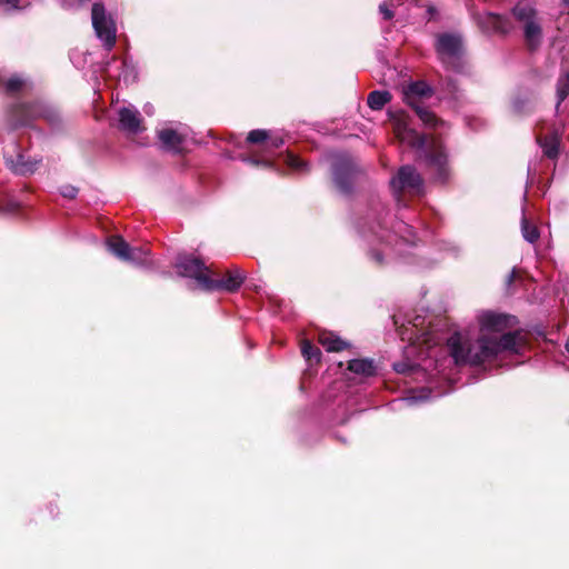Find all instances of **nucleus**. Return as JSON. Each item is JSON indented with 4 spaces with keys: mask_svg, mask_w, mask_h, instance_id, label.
I'll use <instances>...</instances> for the list:
<instances>
[{
    "mask_svg": "<svg viewBox=\"0 0 569 569\" xmlns=\"http://www.w3.org/2000/svg\"><path fill=\"white\" fill-rule=\"evenodd\" d=\"M390 183L395 190L415 196L422 194L425 189L422 176L411 164L401 166Z\"/></svg>",
    "mask_w": 569,
    "mask_h": 569,
    "instance_id": "6e6552de",
    "label": "nucleus"
},
{
    "mask_svg": "<svg viewBox=\"0 0 569 569\" xmlns=\"http://www.w3.org/2000/svg\"><path fill=\"white\" fill-rule=\"evenodd\" d=\"M10 169L21 176L32 174L39 167L40 160L27 159L24 154L19 153L16 159H7Z\"/></svg>",
    "mask_w": 569,
    "mask_h": 569,
    "instance_id": "f3484780",
    "label": "nucleus"
},
{
    "mask_svg": "<svg viewBox=\"0 0 569 569\" xmlns=\"http://www.w3.org/2000/svg\"><path fill=\"white\" fill-rule=\"evenodd\" d=\"M511 14L521 24L526 48L530 52L537 51L543 39L541 19L537 9L526 1H519L511 9Z\"/></svg>",
    "mask_w": 569,
    "mask_h": 569,
    "instance_id": "7ed1b4c3",
    "label": "nucleus"
},
{
    "mask_svg": "<svg viewBox=\"0 0 569 569\" xmlns=\"http://www.w3.org/2000/svg\"><path fill=\"white\" fill-rule=\"evenodd\" d=\"M331 176L338 191L345 196H351L356 186L365 177V171L352 157L339 156L331 163Z\"/></svg>",
    "mask_w": 569,
    "mask_h": 569,
    "instance_id": "20e7f679",
    "label": "nucleus"
},
{
    "mask_svg": "<svg viewBox=\"0 0 569 569\" xmlns=\"http://www.w3.org/2000/svg\"><path fill=\"white\" fill-rule=\"evenodd\" d=\"M43 103L44 102L41 100H33L27 102L30 123H32L37 119H40Z\"/></svg>",
    "mask_w": 569,
    "mask_h": 569,
    "instance_id": "c756f323",
    "label": "nucleus"
},
{
    "mask_svg": "<svg viewBox=\"0 0 569 569\" xmlns=\"http://www.w3.org/2000/svg\"><path fill=\"white\" fill-rule=\"evenodd\" d=\"M118 113L120 130L137 134L144 129L142 127V117L138 110L123 107Z\"/></svg>",
    "mask_w": 569,
    "mask_h": 569,
    "instance_id": "f8f14e48",
    "label": "nucleus"
},
{
    "mask_svg": "<svg viewBox=\"0 0 569 569\" xmlns=\"http://www.w3.org/2000/svg\"><path fill=\"white\" fill-rule=\"evenodd\" d=\"M318 342L328 351V352H340L342 350L349 349L350 343L343 339H341L338 335L332 331L322 330L318 335Z\"/></svg>",
    "mask_w": 569,
    "mask_h": 569,
    "instance_id": "2eb2a0df",
    "label": "nucleus"
},
{
    "mask_svg": "<svg viewBox=\"0 0 569 569\" xmlns=\"http://www.w3.org/2000/svg\"><path fill=\"white\" fill-rule=\"evenodd\" d=\"M378 217L375 220V224L370 226L369 229L375 234H378V229H382L385 226V216L387 213L386 208L382 203H377Z\"/></svg>",
    "mask_w": 569,
    "mask_h": 569,
    "instance_id": "7c9ffc66",
    "label": "nucleus"
},
{
    "mask_svg": "<svg viewBox=\"0 0 569 569\" xmlns=\"http://www.w3.org/2000/svg\"><path fill=\"white\" fill-rule=\"evenodd\" d=\"M246 142L248 144H260L263 147V150L272 152L282 147L284 140L281 137H271L268 130L254 129L248 133Z\"/></svg>",
    "mask_w": 569,
    "mask_h": 569,
    "instance_id": "9b49d317",
    "label": "nucleus"
},
{
    "mask_svg": "<svg viewBox=\"0 0 569 569\" xmlns=\"http://www.w3.org/2000/svg\"><path fill=\"white\" fill-rule=\"evenodd\" d=\"M78 192H79V189L71 184H64L60 189L61 196L63 198L70 199V200L74 199L77 197Z\"/></svg>",
    "mask_w": 569,
    "mask_h": 569,
    "instance_id": "2f4dec72",
    "label": "nucleus"
},
{
    "mask_svg": "<svg viewBox=\"0 0 569 569\" xmlns=\"http://www.w3.org/2000/svg\"><path fill=\"white\" fill-rule=\"evenodd\" d=\"M521 232L523 238L530 243H535L540 237L537 226L530 222L526 217L521 220Z\"/></svg>",
    "mask_w": 569,
    "mask_h": 569,
    "instance_id": "393cba45",
    "label": "nucleus"
},
{
    "mask_svg": "<svg viewBox=\"0 0 569 569\" xmlns=\"http://www.w3.org/2000/svg\"><path fill=\"white\" fill-rule=\"evenodd\" d=\"M284 163L296 171L309 172L310 170L309 163L307 161L302 160L290 151L286 153Z\"/></svg>",
    "mask_w": 569,
    "mask_h": 569,
    "instance_id": "bb28decb",
    "label": "nucleus"
},
{
    "mask_svg": "<svg viewBox=\"0 0 569 569\" xmlns=\"http://www.w3.org/2000/svg\"><path fill=\"white\" fill-rule=\"evenodd\" d=\"M8 2H11L12 0H7Z\"/></svg>",
    "mask_w": 569,
    "mask_h": 569,
    "instance_id": "c03bdc74",
    "label": "nucleus"
},
{
    "mask_svg": "<svg viewBox=\"0 0 569 569\" xmlns=\"http://www.w3.org/2000/svg\"><path fill=\"white\" fill-rule=\"evenodd\" d=\"M412 109L427 128L436 129L439 126L443 124V121L440 118H438L433 111L429 110L422 104H415V108Z\"/></svg>",
    "mask_w": 569,
    "mask_h": 569,
    "instance_id": "412c9836",
    "label": "nucleus"
},
{
    "mask_svg": "<svg viewBox=\"0 0 569 569\" xmlns=\"http://www.w3.org/2000/svg\"><path fill=\"white\" fill-rule=\"evenodd\" d=\"M369 257L376 262L377 266H383V254L379 250H370Z\"/></svg>",
    "mask_w": 569,
    "mask_h": 569,
    "instance_id": "72a5a7b5",
    "label": "nucleus"
},
{
    "mask_svg": "<svg viewBox=\"0 0 569 569\" xmlns=\"http://www.w3.org/2000/svg\"><path fill=\"white\" fill-rule=\"evenodd\" d=\"M301 353L303 358L310 363H320L321 361V351L309 340H302L301 342Z\"/></svg>",
    "mask_w": 569,
    "mask_h": 569,
    "instance_id": "b1692460",
    "label": "nucleus"
},
{
    "mask_svg": "<svg viewBox=\"0 0 569 569\" xmlns=\"http://www.w3.org/2000/svg\"><path fill=\"white\" fill-rule=\"evenodd\" d=\"M248 161H249L251 164H254V166H262V167H266V168H271V167H273L272 161H270V160H268V159L259 160V159L250 158V159H248Z\"/></svg>",
    "mask_w": 569,
    "mask_h": 569,
    "instance_id": "f704fd0d",
    "label": "nucleus"
},
{
    "mask_svg": "<svg viewBox=\"0 0 569 569\" xmlns=\"http://www.w3.org/2000/svg\"><path fill=\"white\" fill-rule=\"evenodd\" d=\"M379 12L382 14L385 20H391L395 17L393 11L388 7L387 3L379 6Z\"/></svg>",
    "mask_w": 569,
    "mask_h": 569,
    "instance_id": "473e14b6",
    "label": "nucleus"
},
{
    "mask_svg": "<svg viewBox=\"0 0 569 569\" xmlns=\"http://www.w3.org/2000/svg\"><path fill=\"white\" fill-rule=\"evenodd\" d=\"M391 93L389 91L375 90L368 94V106L372 110H381L390 100Z\"/></svg>",
    "mask_w": 569,
    "mask_h": 569,
    "instance_id": "4be33fe9",
    "label": "nucleus"
},
{
    "mask_svg": "<svg viewBox=\"0 0 569 569\" xmlns=\"http://www.w3.org/2000/svg\"><path fill=\"white\" fill-rule=\"evenodd\" d=\"M244 280L246 273L240 268L233 266L227 269L221 278L214 279L210 276L206 291L236 292L240 289Z\"/></svg>",
    "mask_w": 569,
    "mask_h": 569,
    "instance_id": "1a4fd4ad",
    "label": "nucleus"
},
{
    "mask_svg": "<svg viewBox=\"0 0 569 569\" xmlns=\"http://www.w3.org/2000/svg\"><path fill=\"white\" fill-rule=\"evenodd\" d=\"M395 370L398 372H403V367L401 365H395Z\"/></svg>",
    "mask_w": 569,
    "mask_h": 569,
    "instance_id": "a19ab883",
    "label": "nucleus"
},
{
    "mask_svg": "<svg viewBox=\"0 0 569 569\" xmlns=\"http://www.w3.org/2000/svg\"><path fill=\"white\" fill-rule=\"evenodd\" d=\"M3 84L6 93L13 96L23 89L24 80L18 76H13L10 79H8Z\"/></svg>",
    "mask_w": 569,
    "mask_h": 569,
    "instance_id": "c85d7f7f",
    "label": "nucleus"
},
{
    "mask_svg": "<svg viewBox=\"0 0 569 569\" xmlns=\"http://www.w3.org/2000/svg\"><path fill=\"white\" fill-rule=\"evenodd\" d=\"M206 272H208L214 279L221 278L223 276L222 271H220L218 269H213L212 267H208V266H207Z\"/></svg>",
    "mask_w": 569,
    "mask_h": 569,
    "instance_id": "c9c22d12",
    "label": "nucleus"
},
{
    "mask_svg": "<svg viewBox=\"0 0 569 569\" xmlns=\"http://www.w3.org/2000/svg\"><path fill=\"white\" fill-rule=\"evenodd\" d=\"M348 370L363 377H373L377 368L371 359H352L348 362Z\"/></svg>",
    "mask_w": 569,
    "mask_h": 569,
    "instance_id": "6ab92c4d",
    "label": "nucleus"
},
{
    "mask_svg": "<svg viewBox=\"0 0 569 569\" xmlns=\"http://www.w3.org/2000/svg\"><path fill=\"white\" fill-rule=\"evenodd\" d=\"M40 119H43L49 126L58 129L62 126V118L60 112L52 106L43 103V108L40 114Z\"/></svg>",
    "mask_w": 569,
    "mask_h": 569,
    "instance_id": "5701e85b",
    "label": "nucleus"
},
{
    "mask_svg": "<svg viewBox=\"0 0 569 569\" xmlns=\"http://www.w3.org/2000/svg\"><path fill=\"white\" fill-rule=\"evenodd\" d=\"M158 138L166 150L174 153L181 152V144L183 137L179 134L174 129L166 128L158 131Z\"/></svg>",
    "mask_w": 569,
    "mask_h": 569,
    "instance_id": "a211bd4d",
    "label": "nucleus"
},
{
    "mask_svg": "<svg viewBox=\"0 0 569 569\" xmlns=\"http://www.w3.org/2000/svg\"><path fill=\"white\" fill-rule=\"evenodd\" d=\"M107 246L109 251L118 259L126 261L130 244L118 234L108 238Z\"/></svg>",
    "mask_w": 569,
    "mask_h": 569,
    "instance_id": "aec40b11",
    "label": "nucleus"
},
{
    "mask_svg": "<svg viewBox=\"0 0 569 569\" xmlns=\"http://www.w3.org/2000/svg\"><path fill=\"white\" fill-rule=\"evenodd\" d=\"M560 72L569 77V64L567 67L562 64Z\"/></svg>",
    "mask_w": 569,
    "mask_h": 569,
    "instance_id": "58836bf2",
    "label": "nucleus"
},
{
    "mask_svg": "<svg viewBox=\"0 0 569 569\" xmlns=\"http://www.w3.org/2000/svg\"><path fill=\"white\" fill-rule=\"evenodd\" d=\"M427 13H428V20H432V19H435L436 14L438 13V10L435 6H428Z\"/></svg>",
    "mask_w": 569,
    "mask_h": 569,
    "instance_id": "e433bc0d",
    "label": "nucleus"
},
{
    "mask_svg": "<svg viewBox=\"0 0 569 569\" xmlns=\"http://www.w3.org/2000/svg\"><path fill=\"white\" fill-rule=\"evenodd\" d=\"M515 277H516V272L512 271L509 276H508V280L507 282L510 284L513 280H515Z\"/></svg>",
    "mask_w": 569,
    "mask_h": 569,
    "instance_id": "ea45409f",
    "label": "nucleus"
},
{
    "mask_svg": "<svg viewBox=\"0 0 569 569\" xmlns=\"http://www.w3.org/2000/svg\"><path fill=\"white\" fill-rule=\"evenodd\" d=\"M174 268L180 277L194 279L198 287L206 291L210 274L206 272L207 266L202 259L192 254H179Z\"/></svg>",
    "mask_w": 569,
    "mask_h": 569,
    "instance_id": "0eeeda50",
    "label": "nucleus"
},
{
    "mask_svg": "<svg viewBox=\"0 0 569 569\" xmlns=\"http://www.w3.org/2000/svg\"><path fill=\"white\" fill-rule=\"evenodd\" d=\"M566 350L569 352V339L566 342Z\"/></svg>",
    "mask_w": 569,
    "mask_h": 569,
    "instance_id": "37998d69",
    "label": "nucleus"
},
{
    "mask_svg": "<svg viewBox=\"0 0 569 569\" xmlns=\"http://www.w3.org/2000/svg\"><path fill=\"white\" fill-rule=\"evenodd\" d=\"M518 323L515 316L485 312L479 317L480 335L473 343L466 347L460 333L455 332L448 339V348L457 365L470 363L479 366L495 361L500 355L518 353L523 345L520 330L508 331Z\"/></svg>",
    "mask_w": 569,
    "mask_h": 569,
    "instance_id": "f257e3e1",
    "label": "nucleus"
},
{
    "mask_svg": "<svg viewBox=\"0 0 569 569\" xmlns=\"http://www.w3.org/2000/svg\"><path fill=\"white\" fill-rule=\"evenodd\" d=\"M397 138L417 150L418 159L435 171V180L445 184L450 179V167L446 147L439 136L419 133L417 130L398 123L395 128Z\"/></svg>",
    "mask_w": 569,
    "mask_h": 569,
    "instance_id": "f03ea898",
    "label": "nucleus"
},
{
    "mask_svg": "<svg viewBox=\"0 0 569 569\" xmlns=\"http://www.w3.org/2000/svg\"><path fill=\"white\" fill-rule=\"evenodd\" d=\"M436 52L447 69L461 72L465 68V47L461 36L443 32L437 34Z\"/></svg>",
    "mask_w": 569,
    "mask_h": 569,
    "instance_id": "39448f33",
    "label": "nucleus"
},
{
    "mask_svg": "<svg viewBox=\"0 0 569 569\" xmlns=\"http://www.w3.org/2000/svg\"><path fill=\"white\" fill-rule=\"evenodd\" d=\"M562 4L567 8L569 13V0H561Z\"/></svg>",
    "mask_w": 569,
    "mask_h": 569,
    "instance_id": "79ce46f5",
    "label": "nucleus"
},
{
    "mask_svg": "<svg viewBox=\"0 0 569 569\" xmlns=\"http://www.w3.org/2000/svg\"><path fill=\"white\" fill-rule=\"evenodd\" d=\"M8 121L12 129L30 126L27 102H17L8 109Z\"/></svg>",
    "mask_w": 569,
    "mask_h": 569,
    "instance_id": "4468645a",
    "label": "nucleus"
},
{
    "mask_svg": "<svg viewBox=\"0 0 569 569\" xmlns=\"http://www.w3.org/2000/svg\"><path fill=\"white\" fill-rule=\"evenodd\" d=\"M91 19L97 37L103 41L107 50H111L117 41V28L112 18L107 14L102 3L96 2L92 4Z\"/></svg>",
    "mask_w": 569,
    "mask_h": 569,
    "instance_id": "423d86ee",
    "label": "nucleus"
},
{
    "mask_svg": "<svg viewBox=\"0 0 569 569\" xmlns=\"http://www.w3.org/2000/svg\"><path fill=\"white\" fill-rule=\"evenodd\" d=\"M537 142L541 147L543 154L548 159H557L559 156L560 134L557 130L552 132L537 137Z\"/></svg>",
    "mask_w": 569,
    "mask_h": 569,
    "instance_id": "dca6fc26",
    "label": "nucleus"
},
{
    "mask_svg": "<svg viewBox=\"0 0 569 569\" xmlns=\"http://www.w3.org/2000/svg\"><path fill=\"white\" fill-rule=\"evenodd\" d=\"M448 86L450 87V91L451 92H456L457 91L456 83H455L453 80L449 79L448 80Z\"/></svg>",
    "mask_w": 569,
    "mask_h": 569,
    "instance_id": "4c0bfd02",
    "label": "nucleus"
},
{
    "mask_svg": "<svg viewBox=\"0 0 569 569\" xmlns=\"http://www.w3.org/2000/svg\"><path fill=\"white\" fill-rule=\"evenodd\" d=\"M150 250L142 247H129V252L126 261L142 264L146 263Z\"/></svg>",
    "mask_w": 569,
    "mask_h": 569,
    "instance_id": "cd10ccee",
    "label": "nucleus"
},
{
    "mask_svg": "<svg viewBox=\"0 0 569 569\" xmlns=\"http://www.w3.org/2000/svg\"><path fill=\"white\" fill-rule=\"evenodd\" d=\"M556 89H557V98H558V102H557V108H558L569 96V77L565 76L563 73L560 72V74L557 79Z\"/></svg>",
    "mask_w": 569,
    "mask_h": 569,
    "instance_id": "a878e982",
    "label": "nucleus"
},
{
    "mask_svg": "<svg viewBox=\"0 0 569 569\" xmlns=\"http://www.w3.org/2000/svg\"><path fill=\"white\" fill-rule=\"evenodd\" d=\"M479 24L483 30L492 31L500 36H507L513 30V23L508 17L492 12L481 17Z\"/></svg>",
    "mask_w": 569,
    "mask_h": 569,
    "instance_id": "9d476101",
    "label": "nucleus"
},
{
    "mask_svg": "<svg viewBox=\"0 0 569 569\" xmlns=\"http://www.w3.org/2000/svg\"><path fill=\"white\" fill-rule=\"evenodd\" d=\"M405 102L415 108V104H421L418 100L422 98H431L433 89L423 80L413 81L403 90Z\"/></svg>",
    "mask_w": 569,
    "mask_h": 569,
    "instance_id": "ddd939ff",
    "label": "nucleus"
}]
</instances>
